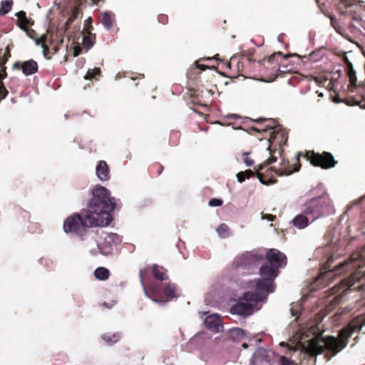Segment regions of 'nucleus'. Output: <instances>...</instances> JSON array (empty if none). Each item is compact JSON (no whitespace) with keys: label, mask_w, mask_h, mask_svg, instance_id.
Masks as SVG:
<instances>
[{"label":"nucleus","mask_w":365,"mask_h":365,"mask_svg":"<svg viewBox=\"0 0 365 365\" xmlns=\"http://www.w3.org/2000/svg\"><path fill=\"white\" fill-rule=\"evenodd\" d=\"M331 24L339 34L346 38L349 41H351V38L341 31V29L335 18L331 17Z\"/></svg>","instance_id":"e433bc0d"},{"label":"nucleus","mask_w":365,"mask_h":365,"mask_svg":"<svg viewBox=\"0 0 365 365\" xmlns=\"http://www.w3.org/2000/svg\"><path fill=\"white\" fill-rule=\"evenodd\" d=\"M334 272L332 270L326 271L319 274V276L316 279V282L320 284L322 287H326L328 284L327 282L328 279L332 278L334 275Z\"/></svg>","instance_id":"393cba45"},{"label":"nucleus","mask_w":365,"mask_h":365,"mask_svg":"<svg viewBox=\"0 0 365 365\" xmlns=\"http://www.w3.org/2000/svg\"><path fill=\"white\" fill-rule=\"evenodd\" d=\"M267 269L266 266L260 267L259 274L262 279H257L256 282L257 290L244 293L243 299L245 301H252L253 302L263 301L269 293H272L274 291V280L277 276L273 270L269 269V272H267Z\"/></svg>","instance_id":"7ed1b4c3"},{"label":"nucleus","mask_w":365,"mask_h":365,"mask_svg":"<svg viewBox=\"0 0 365 365\" xmlns=\"http://www.w3.org/2000/svg\"><path fill=\"white\" fill-rule=\"evenodd\" d=\"M289 161H281V168L278 170H274L272 168H268L264 172L257 171V177L264 185H269L274 184L277 182V175H290L299 170L301 166L300 161H296L293 168L289 165Z\"/></svg>","instance_id":"20e7f679"},{"label":"nucleus","mask_w":365,"mask_h":365,"mask_svg":"<svg viewBox=\"0 0 365 365\" xmlns=\"http://www.w3.org/2000/svg\"><path fill=\"white\" fill-rule=\"evenodd\" d=\"M95 34H93L91 31H87V34H84L83 36L82 44L86 49H90L94 44Z\"/></svg>","instance_id":"cd10ccee"},{"label":"nucleus","mask_w":365,"mask_h":365,"mask_svg":"<svg viewBox=\"0 0 365 365\" xmlns=\"http://www.w3.org/2000/svg\"><path fill=\"white\" fill-rule=\"evenodd\" d=\"M163 295L168 299L167 300L176 297V285L170 282L168 283L163 288Z\"/></svg>","instance_id":"5701e85b"},{"label":"nucleus","mask_w":365,"mask_h":365,"mask_svg":"<svg viewBox=\"0 0 365 365\" xmlns=\"http://www.w3.org/2000/svg\"><path fill=\"white\" fill-rule=\"evenodd\" d=\"M180 133L178 130H172L170 134V143L175 146L180 142Z\"/></svg>","instance_id":"72a5a7b5"},{"label":"nucleus","mask_w":365,"mask_h":365,"mask_svg":"<svg viewBox=\"0 0 365 365\" xmlns=\"http://www.w3.org/2000/svg\"><path fill=\"white\" fill-rule=\"evenodd\" d=\"M267 262L263 264L261 267H267V272L272 269L277 276L279 274V268L282 267L287 264L286 255L276 249L269 250L265 255Z\"/></svg>","instance_id":"1a4fd4ad"},{"label":"nucleus","mask_w":365,"mask_h":365,"mask_svg":"<svg viewBox=\"0 0 365 365\" xmlns=\"http://www.w3.org/2000/svg\"><path fill=\"white\" fill-rule=\"evenodd\" d=\"M87 210L68 216L63 222V231L78 236L81 240L86 239L90 227L108 225L116 206L115 199L110 197V192L102 185L95 186Z\"/></svg>","instance_id":"f257e3e1"},{"label":"nucleus","mask_w":365,"mask_h":365,"mask_svg":"<svg viewBox=\"0 0 365 365\" xmlns=\"http://www.w3.org/2000/svg\"><path fill=\"white\" fill-rule=\"evenodd\" d=\"M274 122H272V124H267L265 125H259L258 127H253L252 129L254 130H256L257 132H262V133H269V138L267 139L266 142H264V148L265 152H269V156L267 158L266 160H277V156L274 155L276 153V150L272 151L271 149V145H270V140L272 138H276V133L277 130L273 127Z\"/></svg>","instance_id":"9d476101"},{"label":"nucleus","mask_w":365,"mask_h":365,"mask_svg":"<svg viewBox=\"0 0 365 365\" xmlns=\"http://www.w3.org/2000/svg\"><path fill=\"white\" fill-rule=\"evenodd\" d=\"M301 158H306V160H334L332 154L329 152L319 153L312 150L299 152L296 156V160H300Z\"/></svg>","instance_id":"2eb2a0df"},{"label":"nucleus","mask_w":365,"mask_h":365,"mask_svg":"<svg viewBox=\"0 0 365 365\" xmlns=\"http://www.w3.org/2000/svg\"><path fill=\"white\" fill-rule=\"evenodd\" d=\"M101 73V71L100 68H95L93 69H89L87 71L86 75L84 76V78L86 80H91L95 78L97 76H100Z\"/></svg>","instance_id":"f704fd0d"},{"label":"nucleus","mask_w":365,"mask_h":365,"mask_svg":"<svg viewBox=\"0 0 365 365\" xmlns=\"http://www.w3.org/2000/svg\"><path fill=\"white\" fill-rule=\"evenodd\" d=\"M341 4H343L345 7V10L341 11V14H352L353 13L355 15L353 16V20L356 21L360 24L361 21V19L356 15V10L361 8L358 4L354 2V0H340Z\"/></svg>","instance_id":"dca6fc26"},{"label":"nucleus","mask_w":365,"mask_h":365,"mask_svg":"<svg viewBox=\"0 0 365 365\" xmlns=\"http://www.w3.org/2000/svg\"><path fill=\"white\" fill-rule=\"evenodd\" d=\"M98 178L101 181H106L110 178V169L106 161H99L96 170Z\"/></svg>","instance_id":"6ab92c4d"},{"label":"nucleus","mask_w":365,"mask_h":365,"mask_svg":"<svg viewBox=\"0 0 365 365\" xmlns=\"http://www.w3.org/2000/svg\"><path fill=\"white\" fill-rule=\"evenodd\" d=\"M13 68L21 70L25 76H30L38 72V63L36 61L30 59L25 61H16L13 64Z\"/></svg>","instance_id":"ddd939ff"},{"label":"nucleus","mask_w":365,"mask_h":365,"mask_svg":"<svg viewBox=\"0 0 365 365\" xmlns=\"http://www.w3.org/2000/svg\"><path fill=\"white\" fill-rule=\"evenodd\" d=\"M200 61H195L194 66L190 69L187 73L188 78H191L192 75H198L202 71H205L209 68L208 66L200 63Z\"/></svg>","instance_id":"bb28decb"},{"label":"nucleus","mask_w":365,"mask_h":365,"mask_svg":"<svg viewBox=\"0 0 365 365\" xmlns=\"http://www.w3.org/2000/svg\"><path fill=\"white\" fill-rule=\"evenodd\" d=\"M114 14L110 12H105L101 16V21L107 29L113 27L114 22Z\"/></svg>","instance_id":"a878e982"},{"label":"nucleus","mask_w":365,"mask_h":365,"mask_svg":"<svg viewBox=\"0 0 365 365\" xmlns=\"http://www.w3.org/2000/svg\"><path fill=\"white\" fill-rule=\"evenodd\" d=\"M205 324L208 329L214 332H219L222 327L221 319L217 314L207 316L205 319Z\"/></svg>","instance_id":"a211bd4d"},{"label":"nucleus","mask_w":365,"mask_h":365,"mask_svg":"<svg viewBox=\"0 0 365 365\" xmlns=\"http://www.w3.org/2000/svg\"><path fill=\"white\" fill-rule=\"evenodd\" d=\"M93 4L98 5L100 2L104 3V0H91Z\"/></svg>","instance_id":"3c124183"},{"label":"nucleus","mask_w":365,"mask_h":365,"mask_svg":"<svg viewBox=\"0 0 365 365\" xmlns=\"http://www.w3.org/2000/svg\"><path fill=\"white\" fill-rule=\"evenodd\" d=\"M334 101H335V102H340L341 101H340V100H339L337 97H336V98H334Z\"/></svg>","instance_id":"4d7b16f0"},{"label":"nucleus","mask_w":365,"mask_h":365,"mask_svg":"<svg viewBox=\"0 0 365 365\" xmlns=\"http://www.w3.org/2000/svg\"><path fill=\"white\" fill-rule=\"evenodd\" d=\"M267 163V166L269 165L272 163H274V161H271V160H269V161H265Z\"/></svg>","instance_id":"6e6d98bb"},{"label":"nucleus","mask_w":365,"mask_h":365,"mask_svg":"<svg viewBox=\"0 0 365 365\" xmlns=\"http://www.w3.org/2000/svg\"><path fill=\"white\" fill-rule=\"evenodd\" d=\"M230 336L234 341L240 340L245 336V332L241 328H233L230 331Z\"/></svg>","instance_id":"c756f323"},{"label":"nucleus","mask_w":365,"mask_h":365,"mask_svg":"<svg viewBox=\"0 0 365 365\" xmlns=\"http://www.w3.org/2000/svg\"><path fill=\"white\" fill-rule=\"evenodd\" d=\"M149 272V267L140 270L139 277L143 284H144ZM143 287L146 295L153 302H162L165 301L164 299L163 290L159 282H151L146 286L143 285Z\"/></svg>","instance_id":"0eeeda50"},{"label":"nucleus","mask_w":365,"mask_h":365,"mask_svg":"<svg viewBox=\"0 0 365 365\" xmlns=\"http://www.w3.org/2000/svg\"><path fill=\"white\" fill-rule=\"evenodd\" d=\"M329 205V200L323 197H314L307 201L303 205V213L310 215L314 220L324 214Z\"/></svg>","instance_id":"6e6552de"},{"label":"nucleus","mask_w":365,"mask_h":365,"mask_svg":"<svg viewBox=\"0 0 365 365\" xmlns=\"http://www.w3.org/2000/svg\"><path fill=\"white\" fill-rule=\"evenodd\" d=\"M363 279L361 272H355L348 279L343 281L346 290H362L365 289L364 284L360 283Z\"/></svg>","instance_id":"4468645a"},{"label":"nucleus","mask_w":365,"mask_h":365,"mask_svg":"<svg viewBox=\"0 0 365 365\" xmlns=\"http://www.w3.org/2000/svg\"><path fill=\"white\" fill-rule=\"evenodd\" d=\"M346 66L347 76L349 81V84L347 87L348 92L351 93H357L355 96H351V102H349L348 104L358 105L361 108H365V84L362 86L357 84L356 72L351 62H348Z\"/></svg>","instance_id":"39448f33"},{"label":"nucleus","mask_w":365,"mask_h":365,"mask_svg":"<svg viewBox=\"0 0 365 365\" xmlns=\"http://www.w3.org/2000/svg\"><path fill=\"white\" fill-rule=\"evenodd\" d=\"M237 180L240 182H242L243 181L245 180V179L247 178L246 176L245 175V173L243 171H241V172H239L237 174Z\"/></svg>","instance_id":"37998d69"},{"label":"nucleus","mask_w":365,"mask_h":365,"mask_svg":"<svg viewBox=\"0 0 365 365\" xmlns=\"http://www.w3.org/2000/svg\"><path fill=\"white\" fill-rule=\"evenodd\" d=\"M222 200L220 199L212 198L209 201V205L211 207H218L222 205Z\"/></svg>","instance_id":"4c0bfd02"},{"label":"nucleus","mask_w":365,"mask_h":365,"mask_svg":"<svg viewBox=\"0 0 365 365\" xmlns=\"http://www.w3.org/2000/svg\"><path fill=\"white\" fill-rule=\"evenodd\" d=\"M102 338L105 341L110 344H113L119 341L120 338V334L119 333L105 334L102 336Z\"/></svg>","instance_id":"2f4dec72"},{"label":"nucleus","mask_w":365,"mask_h":365,"mask_svg":"<svg viewBox=\"0 0 365 365\" xmlns=\"http://www.w3.org/2000/svg\"><path fill=\"white\" fill-rule=\"evenodd\" d=\"M110 275V271L104 267H99L96 268L94 271L95 277L101 281L107 280L109 278Z\"/></svg>","instance_id":"b1692460"},{"label":"nucleus","mask_w":365,"mask_h":365,"mask_svg":"<svg viewBox=\"0 0 365 365\" xmlns=\"http://www.w3.org/2000/svg\"><path fill=\"white\" fill-rule=\"evenodd\" d=\"M277 153L279 154V157H282L281 155H282V151L281 150H277Z\"/></svg>","instance_id":"13d9d810"},{"label":"nucleus","mask_w":365,"mask_h":365,"mask_svg":"<svg viewBox=\"0 0 365 365\" xmlns=\"http://www.w3.org/2000/svg\"><path fill=\"white\" fill-rule=\"evenodd\" d=\"M245 162L246 163L247 165H248V166H252L254 164V161L246 160Z\"/></svg>","instance_id":"864d4df0"},{"label":"nucleus","mask_w":365,"mask_h":365,"mask_svg":"<svg viewBox=\"0 0 365 365\" xmlns=\"http://www.w3.org/2000/svg\"><path fill=\"white\" fill-rule=\"evenodd\" d=\"M118 236L115 234H111L106 237L104 240V245H96V247L89 250L91 255L96 256L99 253L105 256H108L113 254V248L111 243L118 241Z\"/></svg>","instance_id":"9b49d317"},{"label":"nucleus","mask_w":365,"mask_h":365,"mask_svg":"<svg viewBox=\"0 0 365 365\" xmlns=\"http://www.w3.org/2000/svg\"><path fill=\"white\" fill-rule=\"evenodd\" d=\"M243 346H244V347H247V344H243Z\"/></svg>","instance_id":"680f3d73"},{"label":"nucleus","mask_w":365,"mask_h":365,"mask_svg":"<svg viewBox=\"0 0 365 365\" xmlns=\"http://www.w3.org/2000/svg\"><path fill=\"white\" fill-rule=\"evenodd\" d=\"M275 58V55L274 54H272L271 56H269L267 58V61L268 62H273L274 59Z\"/></svg>","instance_id":"603ef678"},{"label":"nucleus","mask_w":365,"mask_h":365,"mask_svg":"<svg viewBox=\"0 0 365 365\" xmlns=\"http://www.w3.org/2000/svg\"><path fill=\"white\" fill-rule=\"evenodd\" d=\"M250 61L251 58L247 56H242L240 60L237 57H232L227 66L230 69L233 65L237 67V75L243 76L244 65L245 63H250Z\"/></svg>","instance_id":"f3484780"},{"label":"nucleus","mask_w":365,"mask_h":365,"mask_svg":"<svg viewBox=\"0 0 365 365\" xmlns=\"http://www.w3.org/2000/svg\"><path fill=\"white\" fill-rule=\"evenodd\" d=\"M217 232L218 233V235L222 237V238H225V237H227L229 236V227L228 226L225 224V223H222L221 224L217 229Z\"/></svg>","instance_id":"c9c22d12"},{"label":"nucleus","mask_w":365,"mask_h":365,"mask_svg":"<svg viewBox=\"0 0 365 365\" xmlns=\"http://www.w3.org/2000/svg\"><path fill=\"white\" fill-rule=\"evenodd\" d=\"M6 76V67L2 66V68L0 70V83H3L2 80L5 78Z\"/></svg>","instance_id":"c03bdc74"},{"label":"nucleus","mask_w":365,"mask_h":365,"mask_svg":"<svg viewBox=\"0 0 365 365\" xmlns=\"http://www.w3.org/2000/svg\"><path fill=\"white\" fill-rule=\"evenodd\" d=\"M152 170H155L157 175H159L163 170V166L162 165H160V163H156L152 166Z\"/></svg>","instance_id":"ea45409f"},{"label":"nucleus","mask_w":365,"mask_h":365,"mask_svg":"<svg viewBox=\"0 0 365 365\" xmlns=\"http://www.w3.org/2000/svg\"><path fill=\"white\" fill-rule=\"evenodd\" d=\"M13 0H4L1 2L0 16L8 14L12 8Z\"/></svg>","instance_id":"7c9ffc66"},{"label":"nucleus","mask_w":365,"mask_h":365,"mask_svg":"<svg viewBox=\"0 0 365 365\" xmlns=\"http://www.w3.org/2000/svg\"><path fill=\"white\" fill-rule=\"evenodd\" d=\"M240 301L235 304L230 308V313L232 314H237L242 317H248L253 313V305L250 303L251 301Z\"/></svg>","instance_id":"f8f14e48"},{"label":"nucleus","mask_w":365,"mask_h":365,"mask_svg":"<svg viewBox=\"0 0 365 365\" xmlns=\"http://www.w3.org/2000/svg\"><path fill=\"white\" fill-rule=\"evenodd\" d=\"M349 28L350 31L352 33H354L356 31L358 30L356 26L353 22H350V24L349 25Z\"/></svg>","instance_id":"de8ad7c7"},{"label":"nucleus","mask_w":365,"mask_h":365,"mask_svg":"<svg viewBox=\"0 0 365 365\" xmlns=\"http://www.w3.org/2000/svg\"><path fill=\"white\" fill-rule=\"evenodd\" d=\"M262 218L272 222L275 220L276 216L271 214H266L263 215Z\"/></svg>","instance_id":"a18cd8bd"},{"label":"nucleus","mask_w":365,"mask_h":365,"mask_svg":"<svg viewBox=\"0 0 365 365\" xmlns=\"http://www.w3.org/2000/svg\"><path fill=\"white\" fill-rule=\"evenodd\" d=\"M359 257H361V255L358 253H354L351 256V259L352 261H356Z\"/></svg>","instance_id":"09e8293b"},{"label":"nucleus","mask_w":365,"mask_h":365,"mask_svg":"<svg viewBox=\"0 0 365 365\" xmlns=\"http://www.w3.org/2000/svg\"><path fill=\"white\" fill-rule=\"evenodd\" d=\"M78 52L75 51V52H74V56H78Z\"/></svg>","instance_id":"bf43d9fd"},{"label":"nucleus","mask_w":365,"mask_h":365,"mask_svg":"<svg viewBox=\"0 0 365 365\" xmlns=\"http://www.w3.org/2000/svg\"><path fill=\"white\" fill-rule=\"evenodd\" d=\"M314 167H321L323 169H329L335 166L338 161H309Z\"/></svg>","instance_id":"c85d7f7f"},{"label":"nucleus","mask_w":365,"mask_h":365,"mask_svg":"<svg viewBox=\"0 0 365 365\" xmlns=\"http://www.w3.org/2000/svg\"><path fill=\"white\" fill-rule=\"evenodd\" d=\"M46 36L42 35L36 41L37 45H41L43 48V52L45 57L47 58V54L49 51V48L46 43ZM49 58V57H48Z\"/></svg>","instance_id":"473e14b6"},{"label":"nucleus","mask_w":365,"mask_h":365,"mask_svg":"<svg viewBox=\"0 0 365 365\" xmlns=\"http://www.w3.org/2000/svg\"><path fill=\"white\" fill-rule=\"evenodd\" d=\"M261 120H257V122H259ZM262 120H264V121H267L266 119H262Z\"/></svg>","instance_id":"052dcab7"},{"label":"nucleus","mask_w":365,"mask_h":365,"mask_svg":"<svg viewBox=\"0 0 365 365\" xmlns=\"http://www.w3.org/2000/svg\"><path fill=\"white\" fill-rule=\"evenodd\" d=\"M317 4H319V0H316Z\"/></svg>","instance_id":"e2e57ef3"},{"label":"nucleus","mask_w":365,"mask_h":365,"mask_svg":"<svg viewBox=\"0 0 365 365\" xmlns=\"http://www.w3.org/2000/svg\"><path fill=\"white\" fill-rule=\"evenodd\" d=\"M244 173H245V175L246 176V178L247 179L251 177H253L255 175V174H256V173H255L254 171H252L251 170H247Z\"/></svg>","instance_id":"49530a36"},{"label":"nucleus","mask_w":365,"mask_h":365,"mask_svg":"<svg viewBox=\"0 0 365 365\" xmlns=\"http://www.w3.org/2000/svg\"><path fill=\"white\" fill-rule=\"evenodd\" d=\"M18 19L17 24L24 31H27L30 25L29 20L26 17V14L24 11H20L16 14Z\"/></svg>","instance_id":"412c9836"},{"label":"nucleus","mask_w":365,"mask_h":365,"mask_svg":"<svg viewBox=\"0 0 365 365\" xmlns=\"http://www.w3.org/2000/svg\"><path fill=\"white\" fill-rule=\"evenodd\" d=\"M159 23L162 24H167L168 22V16L166 14H160L158 17Z\"/></svg>","instance_id":"a19ab883"},{"label":"nucleus","mask_w":365,"mask_h":365,"mask_svg":"<svg viewBox=\"0 0 365 365\" xmlns=\"http://www.w3.org/2000/svg\"><path fill=\"white\" fill-rule=\"evenodd\" d=\"M364 326H365V314L352 319L339 331L336 337L331 335L324 336L319 334L309 340L307 352L311 356L324 354V359L329 361L346 347L349 338L354 332L361 330Z\"/></svg>","instance_id":"f03ea898"},{"label":"nucleus","mask_w":365,"mask_h":365,"mask_svg":"<svg viewBox=\"0 0 365 365\" xmlns=\"http://www.w3.org/2000/svg\"><path fill=\"white\" fill-rule=\"evenodd\" d=\"M152 274L157 280L162 282L168 279L167 269L162 266L153 264L152 267Z\"/></svg>","instance_id":"aec40b11"},{"label":"nucleus","mask_w":365,"mask_h":365,"mask_svg":"<svg viewBox=\"0 0 365 365\" xmlns=\"http://www.w3.org/2000/svg\"><path fill=\"white\" fill-rule=\"evenodd\" d=\"M264 259V255L257 251L245 252L236 257L233 262V265L237 269L242 270L245 274H250L257 265Z\"/></svg>","instance_id":"423d86ee"},{"label":"nucleus","mask_w":365,"mask_h":365,"mask_svg":"<svg viewBox=\"0 0 365 365\" xmlns=\"http://www.w3.org/2000/svg\"><path fill=\"white\" fill-rule=\"evenodd\" d=\"M218 54L215 55L214 57L212 58H207L206 60H212V58H215V59H218Z\"/></svg>","instance_id":"5fc2aeb1"},{"label":"nucleus","mask_w":365,"mask_h":365,"mask_svg":"<svg viewBox=\"0 0 365 365\" xmlns=\"http://www.w3.org/2000/svg\"><path fill=\"white\" fill-rule=\"evenodd\" d=\"M280 361L282 365H294L293 362L286 356H281Z\"/></svg>","instance_id":"79ce46f5"},{"label":"nucleus","mask_w":365,"mask_h":365,"mask_svg":"<svg viewBox=\"0 0 365 365\" xmlns=\"http://www.w3.org/2000/svg\"><path fill=\"white\" fill-rule=\"evenodd\" d=\"M9 92L3 83H0V99H4L6 97Z\"/></svg>","instance_id":"58836bf2"},{"label":"nucleus","mask_w":365,"mask_h":365,"mask_svg":"<svg viewBox=\"0 0 365 365\" xmlns=\"http://www.w3.org/2000/svg\"><path fill=\"white\" fill-rule=\"evenodd\" d=\"M252 153V151H247V152H244V153H242V156H241V157L243 158V160H247V157L248 155H250Z\"/></svg>","instance_id":"8fccbe9b"},{"label":"nucleus","mask_w":365,"mask_h":365,"mask_svg":"<svg viewBox=\"0 0 365 365\" xmlns=\"http://www.w3.org/2000/svg\"><path fill=\"white\" fill-rule=\"evenodd\" d=\"M292 222L293 225L299 230L307 227L309 225L308 217L303 214L295 216Z\"/></svg>","instance_id":"4be33fe9"}]
</instances>
